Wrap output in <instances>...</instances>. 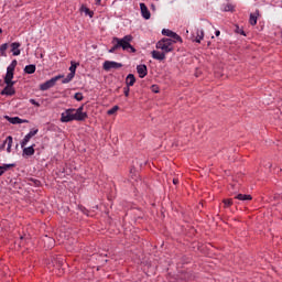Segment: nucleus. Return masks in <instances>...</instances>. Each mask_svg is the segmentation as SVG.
I'll use <instances>...</instances> for the list:
<instances>
[{
  "mask_svg": "<svg viewBox=\"0 0 282 282\" xmlns=\"http://www.w3.org/2000/svg\"><path fill=\"white\" fill-rule=\"evenodd\" d=\"M131 41H133L132 35H124L122 39L113 37L111 41L112 47L108 51L109 54H116L120 48L123 50V52L135 54V47L131 45Z\"/></svg>",
  "mask_w": 282,
  "mask_h": 282,
  "instance_id": "obj_1",
  "label": "nucleus"
},
{
  "mask_svg": "<svg viewBox=\"0 0 282 282\" xmlns=\"http://www.w3.org/2000/svg\"><path fill=\"white\" fill-rule=\"evenodd\" d=\"M156 50H161L164 54L173 52L175 50V46L173 45V39L163 37L156 43Z\"/></svg>",
  "mask_w": 282,
  "mask_h": 282,
  "instance_id": "obj_2",
  "label": "nucleus"
},
{
  "mask_svg": "<svg viewBox=\"0 0 282 282\" xmlns=\"http://www.w3.org/2000/svg\"><path fill=\"white\" fill-rule=\"evenodd\" d=\"M73 109V121L76 120L77 122H84V120H87L88 116L87 112H85V107L82 106L77 109L72 108Z\"/></svg>",
  "mask_w": 282,
  "mask_h": 282,
  "instance_id": "obj_3",
  "label": "nucleus"
},
{
  "mask_svg": "<svg viewBox=\"0 0 282 282\" xmlns=\"http://www.w3.org/2000/svg\"><path fill=\"white\" fill-rule=\"evenodd\" d=\"M80 65V63H76L74 61L70 62V67H69V74L62 80L63 85H67V83H72L74 80V77L76 76V69Z\"/></svg>",
  "mask_w": 282,
  "mask_h": 282,
  "instance_id": "obj_4",
  "label": "nucleus"
},
{
  "mask_svg": "<svg viewBox=\"0 0 282 282\" xmlns=\"http://www.w3.org/2000/svg\"><path fill=\"white\" fill-rule=\"evenodd\" d=\"M61 78H63V76L57 75V76L46 80L45 83L40 85V90L47 91V89H52V87H54L56 85V83H58V80H61Z\"/></svg>",
  "mask_w": 282,
  "mask_h": 282,
  "instance_id": "obj_5",
  "label": "nucleus"
},
{
  "mask_svg": "<svg viewBox=\"0 0 282 282\" xmlns=\"http://www.w3.org/2000/svg\"><path fill=\"white\" fill-rule=\"evenodd\" d=\"M74 110L72 108L66 109L64 112L61 115V122H73L74 118Z\"/></svg>",
  "mask_w": 282,
  "mask_h": 282,
  "instance_id": "obj_6",
  "label": "nucleus"
},
{
  "mask_svg": "<svg viewBox=\"0 0 282 282\" xmlns=\"http://www.w3.org/2000/svg\"><path fill=\"white\" fill-rule=\"evenodd\" d=\"M120 67H122V64L118 62L106 61L104 63V69L106 72H109L110 69H120Z\"/></svg>",
  "mask_w": 282,
  "mask_h": 282,
  "instance_id": "obj_7",
  "label": "nucleus"
},
{
  "mask_svg": "<svg viewBox=\"0 0 282 282\" xmlns=\"http://www.w3.org/2000/svg\"><path fill=\"white\" fill-rule=\"evenodd\" d=\"M140 10H141V15L143 17V19L149 21V19H151V11H149V8H147V4L141 2L140 3Z\"/></svg>",
  "mask_w": 282,
  "mask_h": 282,
  "instance_id": "obj_8",
  "label": "nucleus"
},
{
  "mask_svg": "<svg viewBox=\"0 0 282 282\" xmlns=\"http://www.w3.org/2000/svg\"><path fill=\"white\" fill-rule=\"evenodd\" d=\"M2 96H14V84H7V87L1 91Z\"/></svg>",
  "mask_w": 282,
  "mask_h": 282,
  "instance_id": "obj_9",
  "label": "nucleus"
},
{
  "mask_svg": "<svg viewBox=\"0 0 282 282\" xmlns=\"http://www.w3.org/2000/svg\"><path fill=\"white\" fill-rule=\"evenodd\" d=\"M12 78H14V70H12V68H7V74L4 77L6 85L14 84Z\"/></svg>",
  "mask_w": 282,
  "mask_h": 282,
  "instance_id": "obj_10",
  "label": "nucleus"
},
{
  "mask_svg": "<svg viewBox=\"0 0 282 282\" xmlns=\"http://www.w3.org/2000/svg\"><path fill=\"white\" fill-rule=\"evenodd\" d=\"M137 73L139 74V77L144 78L149 74L147 65L144 64L138 65Z\"/></svg>",
  "mask_w": 282,
  "mask_h": 282,
  "instance_id": "obj_11",
  "label": "nucleus"
},
{
  "mask_svg": "<svg viewBox=\"0 0 282 282\" xmlns=\"http://www.w3.org/2000/svg\"><path fill=\"white\" fill-rule=\"evenodd\" d=\"M151 54L152 58H154L155 61H164L166 58V53H164V51H152Z\"/></svg>",
  "mask_w": 282,
  "mask_h": 282,
  "instance_id": "obj_12",
  "label": "nucleus"
},
{
  "mask_svg": "<svg viewBox=\"0 0 282 282\" xmlns=\"http://www.w3.org/2000/svg\"><path fill=\"white\" fill-rule=\"evenodd\" d=\"M20 47H21V43L19 42H13L11 44V52L13 56H19L21 54V50H19Z\"/></svg>",
  "mask_w": 282,
  "mask_h": 282,
  "instance_id": "obj_13",
  "label": "nucleus"
},
{
  "mask_svg": "<svg viewBox=\"0 0 282 282\" xmlns=\"http://www.w3.org/2000/svg\"><path fill=\"white\" fill-rule=\"evenodd\" d=\"M34 147H36V144H32L29 148H22L23 149V155L26 158H31V155H34V153L36 152L34 150Z\"/></svg>",
  "mask_w": 282,
  "mask_h": 282,
  "instance_id": "obj_14",
  "label": "nucleus"
},
{
  "mask_svg": "<svg viewBox=\"0 0 282 282\" xmlns=\"http://www.w3.org/2000/svg\"><path fill=\"white\" fill-rule=\"evenodd\" d=\"M126 85H127V87H133V85H135V75L134 74H129L126 77Z\"/></svg>",
  "mask_w": 282,
  "mask_h": 282,
  "instance_id": "obj_15",
  "label": "nucleus"
},
{
  "mask_svg": "<svg viewBox=\"0 0 282 282\" xmlns=\"http://www.w3.org/2000/svg\"><path fill=\"white\" fill-rule=\"evenodd\" d=\"M6 119L8 120V122H10L11 124H22L23 120L19 117H9L6 116Z\"/></svg>",
  "mask_w": 282,
  "mask_h": 282,
  "instance_id": "obj_16",
  "label": "nucleus"
},
{
  "mask_svg": "<svg viewBox=\"0 0 282 282\" xmlns=\"http://www.w3.org/2000/svg\"><path fill=\"white\" fill-rule=\"evenodd\" d=\"M235 199H239V202H250L252 196L248 194H238L235 196Z\"/></svg>",
  "mask_w": 282,
  "mask_h": 282,
  "instance_id": "obj_17",
  "label": "nucleus"
},
{
  "mask_svg": "<svg viewBox=\"0 0 282 282\" xmlns=\"http://www.w3.org/2000/svg\"><path fill=\"white\" fill-rule=\"evenodd\" d=\"M258 17H259V10H257L256 13L250 14V18H249L250 25H257Z\"/></svg>",
  "mask_w": 282,
  "mask_h": 282,
  "instance_id": "obj_18",
  "label": "nucleus"
},
{
  "mask_svg": "<svg viewBox=\"0 0 282 282\" xmlns=\"http://www.w3.org/2000/svg\"><path fill=\"white\" fill-rule=\"evenodd\" d=\"M203 40H204V30L197 29L195 41L196 43H202Z\"/></svg>",
  "mask_w": 282,
  "mask_h": 282,
  "instance_id": "obj_19",
  "label": "nucleus"
},
{
  "mask_svg": "<svg viewBox=\"0 0 282 282\" xmlns=\"http://www.w3.org/2000/svg\"><path fill=\"white\" fill-rule=\"evenodd\" d=\"M12 142L13 139L11 135L7 137L6 143H7V153H12Z\"/></svg>",
  "mask_w": 282,
  "mask_h": 282,
  "instance_id": "obj_20",
  "label": "nucleus"
},
{
  "mask_svg": "<svg viewBox=\"0 0 282 282\" xmlns=\"http://www.w3.org/2000/svg\"><path fill=\"white\" fill-rule=\"evenodd\" d=\"M25 74H34L36 72V65L30 64L24 67Z\"/></svg>",
  "mask_w": 282,
  "mask_h": 282,
  "instance_id": "obj_21",
  "label": "nucleus"
},
{
  "mask_svg": "<svg viewBox=\"0 0 282 282\" xmlns=\"http://www.w3.org/2000/svg\"><path fill=\"white\" fill-rule=\"evenodd\" d=\"M30 140H32V138L26 134L20 143L21 149H25V147H28V142H30Z\"/></svg>",
  "mask_w": 282,
  "mask_h": 282,
  "instance_id": "obj_22",
  "label": "nucleus"
},
{
  "mask_svg": "<svg viewBox=\"0 0 282 282\" xmlns=\"http://www.w3.org/2000/svg\"><path fill=\"white\" fill-rule=\"evenodd\" d=\"M162 34H163L164 36H170V39H173V35L175 34V32H173V31H171V30H169V29H163V30H162Z\"/></svg>",
  "mask_w": 282,
  "mask_h": 282,
  "instance_id": "obj_23",
  "label": "nucleus"
},
{
  "mask_svg": "<svg viewBox=\"0 0 282 282\" xmlns=\"http://www.w3.org/2000/svg\"><path fill=\"white\" fill-rule=\"evenodd\" d=\"M172 39H173L172 42H173L174 47H175V43H182V37L180 35H177V33H174Z\"/></svg>",
  "mask_w": 282,
  "mask_h": 282,
  "instance_id": "obj_24",
  "label": "nucleus"
},
{
  "mask_svg": "<svg viewBox=\"0 0 282 282\" xmlns=\"http://www.w3.org/2000/svg\"><path fill=\"white\" fill-rule=\"evenodd\" d=\"M224 208H230L232 206V198H226L223 200Z\"/></svg>",
  "mask_w": 282,
  "mask_h": 282,
  "instance_id": "obj_25",
  "label": "nucleus"
},
{
  "mask_svg": "<svg viewBox=\"0 0 282 282\" xmlns=\"http://www.w3.org/2000/svg\"><path fill=\"white\" fill-rule=\"evenodd\" d=\"M8 50V43L0 46V56H6V51Z\"/></svg>",
  "mask_w": 282,
  "mask_h": 282,
  "instance_id": "obj_26",
  "label": "nucleus"
},
{
  "mask_svg": "<svg viewBox=\"0 0 282 282\" xmlns=\"http://www.w3.org/2000/svg\"><path fill=\"white\" fill-rule=\"evenodd\" d=\"M120 109V107L118 106H113L111 109H109L107 111L108 116H113V113H116V111H118Z\"/></svg>",
  "mask_w": 282,
  "mask_h": 282,
  "instance_id": "obj_27",
  "label": "nucleus"
},
{
  "mask_svg": "<svg viewBox=\"0 0 282 282\" xmlns=\"http://www.w3.org/2000/svg\"><path fill=\"white\" fill-rule=\"evenodd\" d=\"M74 98H75V100H77V102H80L83 100V98H85V97L83 96V93H76L74 95Z\"/></svg>",
  "mask_w": 282,
  "mask_h": 282,
  "instance_id": "obj_28",
  "label": "nucleus"
},
{
  "mask_svg": "<svg viewBox=\"0 0 282 282\" xmlns=\"http://www.w3.org/2000/svg\"><path fill=\"white\" fill-rule=\"evenodd\" d=\"M2 171L6 173V171H10V169H14V164H3Z\"/></svg>",
  "mask_w": 282,
  "mask_h": 282,
  "instance_id": "obj_29",
  "label": "nucleus"
},
{
  "mask_svg": "<svg viewBox=\"0 0 282 282\" xmlns=\"http://www.w3.org/2000/svg\"><path fill=\"white\" fill-rule=\"evenodd\" d=\"M17 65H18L17 59H13L7 68L12 69L14 72V69L17 68Z\"/></svg>",
  "mask_w": 282,
  "mask_h": 282,
  "instance_id": "obj_30",
  "label": "nucleus"
},
{
  "mask_svg": "<svg viewBox=\"0 0 282 282\" xmlns=\"http://www.w3.org/2000/svg\"><path fill=\"white\" fill-rule=\"evenodd\" d=\"M36 133H39V129L36 130H31L26 135L34 138V135H36Z\"/></svg>",
  "mask_w": 282,
  "mask_h": 282,
  "instance_id": "obj_31",
  "label": "nucleus"
},
{
  "mask_svg": "<svg viewBox=\"0 0 282 282\" xmlns=\"http://www.w3.org/2000/svg\"><path fill=\"white\" fill-rule=\"evenodd\" d=\"M84 12H85V14H88L90 17V19H91V17H94V11L89 10L88 8H86L84 10Z\"/></svg>",
  "mask_w": 282,
  "mask_h": 282,
  "instance_id": "obj_32",
  "label": "nucleus"
},
{
  "mask_svg": "<svg viewBox=\"0 0 282 282\" xmlns=\"http://www.w3.org/2000/svg\"><path fill=\"white\" fill-rule=\"evenodd\" d=\"M29 102L31 105H34V107H41V104H39V101L34 100V99H30Z\"/></svg>",
  "mask_w": 282,
  "mask_h": 282,
  "instance_id": "obj_33",
  "label": "nucleus"
},
{
  "mask_svg": "<svg viewBox=\"0 0 282 282\" xmlns=\"http://www.w3.org/2000/svg\"><path fill=\"white\" fill-rule=\"evenodd\" d=\"M130 86H127V87H124L123 88V94H124V96L127 97V98H129V91H130V88H129Z\"/></svg>",
  "mask_w": 282,
  "mask_h": 282,
  "instance_id": "obj_34",
  "label": "nucleus"
},
{
  "mask_svg": "<svg viewBox=\"0 0 282 282\" xmlns=\"http://www.w3.org/2000/svg\"><path fill=\"white\" fill-rule=\"evenodd\" d=\"M80 210H82V213H84V215H87V217H90L89 210H87V208L80 207Z\"/></svg>",
  "mask_w": 282,
  "mask_h": 282,
  "instance_id": "obj_35",
  "label": "nucleus"
},
{
  "mask_svg": "<svg viewBox=\"0 0 282 282\" xmlns=\"http://www.w3.org/2000/svg\"><path fill=\"white\" fill-rule=\"evenodd\" d=\"M225 12H232V6L231 4H227L225 7Z\"/></svg>",
  "mask_w": 282,
  "mask_h": 282,
  "instance_id": "obj_36",
  "label": "nucleus"
},
{
  "mask_svg": "<svg viewBox=\"0 0 282 282\" xmlns=\"http://www.w3.org/2000/svg\"><path fill=\"white\" fill-rule=\"evenodd\" d=\"M6 140L3 141V143L0 145V151H3V149H6Z\"/></svg>",
  "mask_w": 282,
  "mask_h": 282,
  "instance_id": "obj_37",
  "label": "nucleus"
},
{
  "mask_svg": "<svg viewBox=\"0 0 282 282\" xmlns=\"http://www.w3.org/2000/svg\"><path fill=\"white\" fill-rule=\"evenodd\" d=\"M173 184H175V185L180 184V180L173 178Z\"/></svg>",
  "mask_w": 282,
  "mask_h": 282,
  "instance_id": "obj_38",
  "label": "nucleus"
},
{
  "mask_svg": "<svg viewBox=\"0 0 282 282\" xmlns=\"http://www.w3.org/2000/svg\"><path fill=\"white\" fill-rule=\"evenodd\" d=\"M3 173H6V172H3V167L0 165V177H1V175H3Z\"/></svg>",
  "mask_w": 282,
  "mask_h": 282,
  "instance_id": "obj_39",
  "label": "nucleus"
},
{
  "mask_svg": "<svg viewBox=\"0 0 282 282\" xmlns=\"http://www.w3.org/2000/svg\"><path fill=\"white\" fill-rule=\"evenodd\" d=\"M220 34H221L220 31H216V32H215V35H216V36H219Z\"/></svg>",
  "mask_w": 282,
  "mask_h": 282,
  "instance_id": "obj_40",
  "label": "nucleus"
},
{
  "mask_svg": "<svg viewBox=\"0 0 282 282\" xmlns=\"http://www.w3.org/2000/svg\"><path fill=\"white\" fill-rule=\"evenodd\" d=\"M240 34H242V36H246V32L243 30H240Z\"/></svg>",
  "mask_w": 282,
  "mask_h": 282,
  "instance_id": "obj_41",
  "label": "nucleus"
},
{
  "mask_svg": "<svg viewBox=\"0 0 282 282\" xmlns=\"http://www.w3.org/2000/svg\"><path fill=\"white\" fill-rule=\"evenodd\" d=\"M101 1H102V0H96L97 6H100Z\"/></svg>",
  "mask_w": 282,
  "mask_h": 282,
  "instance_id": "obj_42",
  "label": "nucleus"
},
{
  "mask_svg": "<svg viewBox=\"0 0 282 282\" xmlns=\"http://www.w3.org/2000/svg\"><path fill=\"white\" fill-rule=\"evenodd\" d=\"M3 33V30L2 29H0V34H2Z\"/></svg>",
  "mask_w": 282,
  "mask_h": 282,
  "instance_id": "obj_43",
  "label": "nucleus"
},
{
  "mask_svg": "<svg viewBox=\"0 0 282 282\" xmlns=\"http://www.w3.org/2000/svg\"><path fill=\"white\" fill-rule=\"evenodd\" d=\"M24 238H25L24 236H21V237H20V239H22V240H23Z\"/></svg>",
  "mask_w": 282,
  "mask_h": 282,
  "instance_id": "obj_44",
  "label": "nucleus"
},
{
  "mask_svg": "<svg viewBox=\"0 0 282 282\" xmlns=\"http://www.w3.org/2000/svg\"><path fill=\"white\" fill-rule=\"evenodd\" d=\"M152 9H155V6H154V4H152Z\"/></svg>",
  "mask_w": 282,
  "mask_h": 282,
  "instance_id": "obj_45",
  "label": "nucleus"
},
{
  "mask_svg": "<svg viewBox=\"0 0 282 282\" xmlns=\"http://www.w3.org/2000/svg\"><path fill=\"white\" fill-rule=\"evenodd\" d=\"M152 9H155V6H154V4H152Z\"/></svg>",
  "mask_w": 282,
  "mask_h": 282,
  "instance_id": "obj_46",
  "label": "nucleus"
},
{
  "mask_svg": "<svg viewBox=\"0 0 282 282\" xmlns=\"http://www.w3.org/2000/svg\"><path fill=\"white\" fill-rule=\"evenodd\" d=\"M155 94H158V90H154Z\"/></svg>",
  "mask_w": 282,
  "mask_h": 282,
  "instance_id": "obj_47",
  "label": "nucleus"
}]
</instances>
